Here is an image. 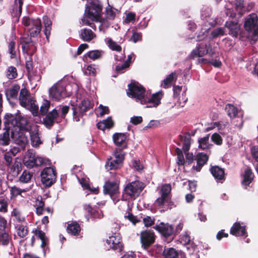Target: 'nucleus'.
<instances>
[{"instance_id":"obj_34","label":"nucleus","mask_w":258,"mask_h":258,"mask_svg":"<svg viewBox=\"0 0 258 258\" xmlns=\"http://www.w3.org/2000/svg\"><path fill=\"white\" fill-rule=\"evenodd\" d=\"M177 79V75L175 73H172L169 75L163 81L161 84V86L164 88H168L170 87L172 83L175 81Z\"/></svg>"},{"instance_id":"obj_15","label":"nucleus","mask_w":258,"mask_h":258,"mask_svg":"<svg viewBox=\"0 0 258 258\" xmlns=\"http://www.w3.org/2000/svg\"><path fill=\"white\" fill-rule=\"evenodd\" d=\"M225 27L228 30V34L233 37H237L241 33L240 26L236 21L226 22Z\"/></svg>"},{"instance_id":"obj_19","label":"nucleus","mask_w":258,"mask_h":258,"mask_svg":"<svg viewBox=\"0 0 258 258\" xmlns=\"http://www.w3.org/2000/svg\"><path fill=\"white\" fill-rule=\"evenodd\" d=\"M118 190V184L114 182H106L104 185V194L109 195L111 197L115 195Z\"/></svg>"},{"instance_id":"obj_55","label":"nucleus","mask_w":258,"mask_h":258,"mask_svg":"<svg viewBox=\"0 0 258 258\" xmlns=\"http://www.w3.org/2000/svg\"><path fill=\"white\" fill-rule=\"evenodd\" d=\"M12 216L14 217L19 222H22L24 220V217L22 216L21 211L17 209H14L13 210Z\"/></svg>"},{"instance_id":"obj_63","label":"nucleus","mask_w":258,"mask_h":258,"mask_svg":"<svg viewBox=\"0 0 258 258\" xmlns=\"http://www.w3.org/2000/svg\"><path fill=\"white\" fill-rule=\"evenodd\" d=\"M124 218L125 219H128L134 225H135L137 223L140 221V220L138 219L137 217L135 216L132 213H128L127 214L125 215Z\"/></svg>"},{"instance_id":"obj_30","label":"nucleus","mask_w":258,"mask_h":258,"mask_svg":"<svg viewBox=\"0 0 258 258\" xmlns=\"http://www.w3.org/2000/svg\"><path fill=\"white\" fill-rule=\"evenodd\" d=\"M211 172L216 180H223L224 179V169L219 166H213L210 169Z\"/></svg>"},{"instance_id":"obj_16","label":"nucleus","mask_w":258,"mask_h":258,"mask_svg":"<svg viewBox=\"0 0 258 258\" xmlns=\"http://www.w3.org/2000/svg\"><path fill=\"white\" fill-rule=\"evenodd\" d=\"M230 234L235 236L247 237V234L245 229V225L243 223H235L230 229Z\"/></svg>"},{"instance_id":"obj_37","label":"nucleus","mask_w":258,"mask_h":258,"mask_svg":"<svg viewBox=\"0 0 258 258\" xmlns=\"http://www.w3.org/2000/svg\"><path fill=\"white\" fill-rule=\"evenodd\" d=\"M122 165L121 163H119L115 159H108L105 164V168L107 170L116 169L120 167Z\"/></svg>"},{"instance_id":"obj_52","label":"nucleus","mask_w":258,"mask_h":258,"mask_svg":"<svg viewBox=\"0 0 258 258\" xmlns=\"http://www.w3.org/2000/svg\"><path fill=\"white\" fill-rule=\"evenodd\" d=\"M9 52L11 54V58H13L16 56L17 49L16 48L15 43L11 41L8 45Z\"/></svg>"},{"instance_id":"obj_64","label":"nucleus","mask_w":258,"mask_h":258,"mask_svg":"<svg viewBox=\"0 0 258 258\" xmlns=\"http://www.w3.org/2000/svg\"><path fill=\"white\" fill-rule=\"evenodd\" d=\"M232 4L230 3H228L226 4L225 8L226 9V14L230 17H234L236 15L235 13L232 10H231Z\"/></svg>"},{"instance_id":"obj_23","label":"nucleus","mask_w":258,"mask_h":258,"mask_svg":"<svg viewBox=\"0 0 258 258\" xmlns=\"http://www.w3.org/2000/svg\"><path fill=\"white\" fill-rule=\"evenodd\" d=\"M163 255L165 258H177L179 257L183 258L184 256V253L181 251L178 252L175 249L172 247L165 248Z\"/></svg>"},{"instance_id":"obj_12","label":"nucleus","mask_w":258,"mask_h":258,"mask_svg":"<svg viewBox=\"0 0 258 258\" xmlns=\"http://www.w3.org/2000/svg\"><path fill=\"white\" fill-rule=\"evenodd\" d=\"M92 107V104L88 99L83 100L78 108L73 107L74 119L76 121L80 120V117L88 109Z\"/></svg>"},{"instance_id":"obj_13","label":"nucleus","mask_w":258,"mask_h":258,"mask_svg":"<svg viewBox=\"0 0 258 258\" xmlns=\"http://www.w3.org/2000/svg\"><path fill=\"white\" fill-rule=\"evenodd\" d=\"M106 244L109 248L121 250L122 247V238L119 233H113L106 239Z\"/></svg>"},{"instance_id":"obj_14","label":"nucleus","mask_w":258,"mask_h":258,"mask_svg":"<svg viewBox=\"0 0 258 258\" xmlns=\"http://www.w3.org/2000/svg\"><path fill=\"white\" fill-rule=\"evenodd\" d=\"M154 240L155 236L153 232L148 230H145L141 232V241L142 246L144 248H148L150 245L154 243Z\"/></svg>"},{"instance_id":"obj_9","label":"nucleus","mask_w":258,"mask_h":258,"mask_svg":"<svg viewBox=\"0 0 258 258\" xmlns=\"http://www.w3.org/2000/svg\"><path fill=\"white\" fill-rule=\"evenodd\" d=\"M211 10L209 8H206L203 10L201 12V19L205 23V28H202L201 33L203 34V37L202 39L207 36V31L209 30L211 27L214 26L216 23V21L213 18L211 17Z\"/></svg>"},{"instance_id":"obj_36","label":"nucleus","mask_w":258,"mask_h":258,"mask_svg":"<svg viewBox=\"0 0 258 258\" xmlns=\"http://www.w3.org/2000/svg\"><path fill=\"white\" fill-rule=\"evenodd\" d=\"M35 100L32 99L24 107L29 110L34 116H37L39 112V107L35 104Z\"/></svg>"},{"instance_id":"obj_25","label":"nucleus","mask_w":258,"mask_h":258,"mask_svg":"<svg viewBox=\"0 0 258 258\" xmlns=\"http://www.w3.org/2000/svg\"><path fill=\"white\" fill-rule=\"evenodd\" d=\"M96 37V34L90 29L84 28L80 30V37L84 41L89 42Z\"/></svg>"},{"instance_id":"obj_47","label":"nucleus","mask_w":258,"mask_h":258,"mask_svg":"<svg viewBox=\"0 0 258 258\" xmlns=\"http://www.w3.org/2000/svg\"><path fill=\"white\" fill-rule=\"evenodd\" d=\"M103 54V51L101 50H95L89 51L87 55L91 59L95 60L101 58Z\"/></svg>"},{"instance_id":"obj_26","label":"nucleus","mask_w":258,"mask_h":258,"mask_svg":"<svg viewBox=\"0 0 258 258\" xmlns=\"http://www.w3.org/2000/svg\"><path fill=\"white\" fill-rule=\"evenodd\" d=\"M33 98H31L29 92L24 88L21 90L19 96L20 105L24 107L28 104Z\"/></svg>"},{"instance_id":"obj_45","label":"nucleus","mask_w":258,"mask_h":258,"mask_svg":"<svg viewBox=\"0 0 258 258\" xmlns=\"http://www.w3.org/2000/svg\"><path fill=\"white\" fill-rule=\"evenodd\" d=\"M32 176V172L24 170L19 177V181L22 183H28L30 181Z\"/></svg>"},{"instance_id":"obj_50","label":"nucleus","mask_w":258,"mask_h":258,"mask_svg":"<svg viewBox=\"0 0 258 258\" xmlns=\"http://www.w3.org/2000/svg\"><path fill=\"white\" fill-rule=\"evenodd\" d=\"M80 183L81 184L82 187L84 189H88L94 193H97V189L94 188L93 189H91L89 186V184L88 182V180L86 178H81V179H79Z\"/></svg>"},{"instance_id":"obj_10","label":"nucleus","mask_w":258,"mask_h":258,"mask_svg":"<svg viewBox=\"0 0 258 258\" xmlns=\"http://www.w3.org/2000/svg\"><path fill=\"white\" fill-rule=\"evenodd\" d=\"M41 181L45 186H50L56 179V173L52 167H46L41 172Z\"/></svg>"},{"instance_id":"obj_18","label":"nucleus","mask_w":258,"mask_h":258,"mask_svg":"<svg viewBox=\"0 0 258 258\" xmlns=\"http://www.w3.org/2000/svg\"><path fill=\"white\" fill-rule=\"evenodd\" d=\"M31 145L34 147H37L42 143L39 136V130L37 125L31 127L29 132Z\"/></svg>"},{"instance_id":"obj_4","label":"nucleus","mask_w":258,"mask_h":258,"mask_svg":"<svg viewBox=\"0 0 258 258\" xmlns=\"http://www.w3.org/2000/svg\"><path fill=\"white\" fill-rule=\"evenodd\" d=\"M69 95L66 89V82L64 81H58L49 90V97L55 101H59Z\"/></svg>"},{"instance_id":"obj_32","label":"nucleus","mask_w":258,"mask_h":258,"mask_svg":"<svg viewBox=\"0 0 258 258\" xmlns=\"http://www.w3.org/2000/svg\"><path fill=\"white\" fill-rule=\"evenodd\" d=\"M84 208L94 219H100L103 217V214L100 210L93 209L89 205H84Z\"/></svg>"},{"instance_id":"obj_6","label":"nucleus","mask_w":258,"mask_h":258,"mask_svg":"<svg viewBox=\"0 0 258 258\" xmlns=\"http://www.w3.org/2000/svg\"><path fill=\"white\" fill-rule=\"evenodd\" d=\"M245 29L248 32L253 40L258 37V18L254 13L249 14L245 19Z\"/></svg>"},{"instance_id":"obj_46","label":"nucleus","mask_w":258,"mask_h":258,"mask_svg":"<svg viewBox=\"0 0 258 258\" xmlns=\"http://www.w3.org/2000/svg\"><path fill=\"white\" fill-rule=\"evenodd\" d=\"M43 21L45 26L44 33L47 38L50 34L51 26L52 24L50 20L46 16L43 17Z\"/></svg>"},{"instance_id":"obj_57","label":"nucleus","mask_w":258,"mask_h":258,"mask_svg":"<svg viewBox=\"0 0 258 258\" xmlns=\"http://www.w3.org/2000/svg\"><path fill=\"white\" fill-rule=\"evenodd\" d=\"M180 242L183 245L188 244L190 241V238L189 234L187 232H185L180 235Z\"/></svg>"},{"instance_id":"obj_29","label":"nucleus","mask_w":258,"mask_h":258,"mask_svg":"<svg viewBox=\"0 0 258 258\" xmlns=\"http://www.w3.org/2000/svg\"><path fill=\"white\" fill-rule=\"evenodd\" d=\"M208 156L204 153H198L197 155V166L196 169L197 171H200L202 166L205 164L208 160Z\"/></svg>"},{"instance_id":"obj_3","label":"nucleus","mask_w":258,"mask_h":258,"mask_svg":"<svg viewBox=\"0 0 258 258\" xmlns=\"http://www.w3.org/2000/svg\"><path fill=\"white\" fill-rule=\"evenodd\" d=\"M90 4V6L86 7L83 17H85V20L88 18L93 21L98 22L100 31H104L110 24L107 20L101 18L102 11L101 4L97 0H92Z\"/></svg>"},{"instance_id":"obj_2","label":"nucleus","mask_w":258,"mask_h":258,"mask_svg":"<svg viewBox=\"0 0 258 258\" xmlns=\"http://www.w3.org/2000/svg\"><path fill=\"white\" fill-rule=\"evenodd\" d=\"M128 97L140 102L141 104L146 105L147 107H155L160 103L162 97L160 92L153 94L150 98L145 96V90L138 83H132L128 85L126 92Z\"/></svg>"},{"instance_id":"obj_61","label":"nucleus","mask_w":258,"mask_h":258,"mask_svg":"<svg viewBox=\"0 0 258 258\" xmlns=\"http://www.w3.org/2000/svg\"><path fill=\"white\" fill-rule=\"evenodd\" d=\"M128 67L129 63L127 61H125L122 64L117 65L115 67V70L118 73H122Z\"/></svg>"},{"instance_id":"obj_62","label":"nucleus","mask_w":258,"mask_h":258,"mask_svg":"<svg viewBox=\"0 0 258 258\" xmlns=\"http://www.w3.org/2000/svg\"><path fill=\"white\" fill-rule=\"evenodd\" d=\"M206 50L207 51V54L211 56H213L216 53V50L214 47H213L210 43H206Z\"/></svg>"},{"instance_id":"obj_53","label":"nucleus","mask_w":258,"mask_h":258,"mask_svg":"<svg viewBox=\"0 0 258 258\" xmlns=\"http://www.w3.org/2000/svg\"><path fill=\"white\" fill-rule=\"evenodd\" d=\"M26 190L25 189H22L16 186H13L11 187V194L12 197H16L18 195H21L22 192H26Z\"/></svg>"},{"instance_id":"obj_22","label":"nucleus","mask_w":258,"mask_h":258,"mask_svg":"<svg viewBox=\"0 0 258 258\" xmlns=\"http://www.w3.org/2000/svg\"><path fill=\"white\" fill-rule=\"evenodd\" d=\"M207 53L206 43H201L191 51L190 56L191 58H194L196 57H202Z\"/></svg>"},{"instance_id":"obj_48","label":"nucleus","mask_w":258,"mask_h":258,"mask_svg":"<svg viewBox=\"0 0 258 258\" xmlns=\"http://www.w3.org/2000/svg\"><path fill=\"white\" fill-rule=\"evenodd\" d=\"M232 119L233 123L239 128H241L243 124L242 120V113L241 112L238 114L236 115V117H233Z\"/></svg>"},{"instance_id":"obj_31","label":"nucleus","mask_w":258,"mask_h":258,"mask_svg":"<svg viewBox=\"0 0 258 258\" xmlns=\"http://www.w3.org/2000/svg\"><path fill=\"white\" fill-rule=\"evenodd\" d=\"M67 231L72 235L78 236L81 231V227L79 224L76 222H72L68 224Z\"/></svg>"},{"instance_id":"obj_17","label":"nucleus","mask_w":258,"mask_h":258,"mask_svg":"<svg viewBox=\"0 0 258 258\" xmlns=\"http://www.w3.org/2000/svg\"><path fill=\"white\" fill-rule=\"evenodd\" d=\"M154 228L165 237L171 236L173 233V227L167 223H160Z\"/></svg>"},{"instance_id":"obj_8","label":"nucleus","mask_w":258,"mask_h":258,"mask_svg":"<svg viewBox=\"0 0 258 258\" xmlns=\"http://www.w3.org/2000/svg\"><path fill=\"white\" fill-rule=\"evenodd\" d=\"M24 162L28 168H32L34 166H39L44 162V159L36 155L32 150H29L24 157Z\"/></svg>"},{"instance_id":"obj_56","label":"nucleus","mask_w":258,"mask_h":258,"mask_svg":"<svg viewBox=\"0 0 258 258\" xmlns=\"http://www.w3.org/2000/svg\"><path fill=\"white\" fill-rule=\"evenodd\" d=\"M176 153L177 156V163L178 165H183L185 163V160L183 157L181 150L176 148Z\"/></svg>"},{"instance_id":"obj_5","label":"nucleus","mask_w":258,"mask_h":258,"mask_svg":"<svg viewBox=\"0 0 258 258\" xmlns=\"http://www.w3.org/2000/svg\"><path fill=\"white\" fill-rule=\"evenodd\" d=\"M171 190L170 184L162 185L159 191L160 197L156 199L155 204L161 208H165L168 206L171 199Z\"/></svg>"},{"instance_id":"obj_58","label":"nucleus","mask_w":258,"mask_h":258,"mask_svg":"<svg viewBox=\"0 0 258 258\" xmlns=\"http://www.w3.org/2000/svg\"><path fill=\"white\" fill-rule=\"evenodd\" d=\"M50 107V102L47 100H44L41 106H40V112L42 115L45 114Z\"/></svg>"},{"instance_id":"obj_54","label":"nucleus","mask_w":258,"mask_h":258,"mask_svg":"<svg viewBox=\"0 0 258 258\" xmlns=\"http://www.w3.org/2000/svg\"><path fill=\"white\" fill-rule=\"evenodd\" d=\"M17 234L20 237H25L27 234V230L26 227L22 225L19 224L17 226Z\"/></svg>"},{"instance_id":"obj_38","label":"nucleus","mask_w":258,"mask_h":258,"mask_svg":"<svg viewBox=\"0 0 258 258\" xmlns=\"http://www.w3.org/2000/svg\"><path fill=\"white\" fill-rule=\"evenodd\" d=\"M21 170V163L20 162L15 161L9 168V173L13 177L17 176Z\"/></svg>"},{"instance_id":"obj_60","label":"nucleus","mask_w":258,"mask_h":258,"mask_svg":"<svg viewBox=\"0 0 258 258\" xmlns=\"http://www.w3.org/2000/svg\"><path fill=\"white\" fill-rule=\"evenodd\" d=\"M23 4V0H15L14 7L13 11L16 10V11L18 9V12L17 13L16 15H20L22 12V6Z\"/></svg>"},{"instance_id":"obj_59","label":"nucleus","mask_w":258,"mask_h":258,"mask_svg":"<svg viewBox=\"0 0 258 258\" xmlns=\"http://www.w3.org/2000/svg\"><path fill=\"white\" fill-rule=\"evenodd\" d=\"M211 140L217 145H221L223 142L222 137L217 133H214L212 135Z\"/></svg>"},{"instance_id":"obj_35","label":"nucleus","mask_w":258,"mask_h":258,"mask_svg":"<svg viewBox=\"0 0 258 258\" xmlns=\"http://www.w3.org/2000/svg\"><path fill=\"white\" fill-rule=\"evenodd\" d=\"M119 12L117 9L108 4L106 8L105 15L108 19L113 20Z\"/></svg>"},{"instance_id":"obj_11","label":"nucleus","mask_w":258,"mask_h":258,"mask_svg":"<svg viewBox=\"0 0 258 258\" xmlns=\"http://www.w3.org/2000/svg\"><path fill=\"white\" fill-rule=\"evenodd\" d=\"M144 188L143 183L139 181H135L127 184L124 188V191L126 194L135 198L139 196Z\"/></svg>"},{"instance_id":"obj_7","label":"nucleus","mask_w":258,"mask_h":258,"mask_svg":"<svg viewBox=\"0 0 258 258\" xmlns=\"http://www.w3.org/2000/svg\"><path fill=\"white\" fill-rule=\"evenodd\" d=\"M22 23L27 27L31 37H36L40 32L41 23L39 19H33L25 17L23 18Z\"/></svg>"},{"instance_id":"obj_33","label":"nucleus","mask_w":258,"mask_h":258,"mask_svg":"<svg viewBox=\"0 0 258 258\" xmlns=\"http://www.w3.org/2000/svg\"><path fill=\"white\" fill-rule=\"evenodd\" d=\"M5 125L6 128H7V130L0 135V146H2L8 145L10 142L9 132L10 130H9V128L8 127V124H5Z\"/></svg>"},{"instance_id":"obj_43","label":"nucleus","mask_w":258,"mask_h":258,"mask_svg":"<svg viewBox=\"0 0 258 258\" xmlns=\"http://www.w3.org/2000/svg\"><path fill=\"white\" fill-rule=\"evenodd\" d=\"M180 138L183 143L182 149L184 152H187L189 150L190 146V137L189 135H186L183 137L180 136Z\"/></svg>"},{"instance_id":"obj_1","label":"nucleus","mask_w":258,"mask_h":258,"mask_svg":"<svg viewBox=\"0 0 258 258\" xmlns=\"http://www.w3.org/2000/svg\"><path fill=\"white\" fill-rule=\"evenodd\" d=\"M5 124H8L9 130H11V137L16 144L22 149L25 148L28 142L27 137L21 131L26 128L28 121L26 118L18 112L15 116L7 113L4 117Z\"/></svg>"},{"instance_id":"obj_51","label":"nucleus","mask_w":258,"mask_h":258,"mask_svg":"<svg viewBox=\"0 0 258 258\" xmlns=\"http://www.w3.org/2000/svg\"><path fill=\"white\" fill-rule=\"evenodd\" d=\"M124 152L120 149H116L114 152L115 159L121 164L124 160Z\"/></svg>"},{"instance_id":"obj_49","label":"nucleus","mask_w":258,"mask_h":258,"mask_svg":"<svg viewBox=\"0 0 258 258\" xmlns=\"http://www.w3.org/2000/svg\"><path fill=\"white\" fill-rule=\"evenodd\" d=\"M6 75L9 79L16 78L17 76L16 68L14 67H9L8 69Z\"/></svg>"},{"instance_id":"obj_42","label":"nucleus","mask_w":258,"mask_h":258,"mask_svg":"<svg viewBox=\"0 0 258 258\" xmlns=\"http://www.w3.org/2000/svg\"><path fill=\"white\" fill-rule=\"evenodd\" d=\"M105 42L107 44L108 47L113 51H120L121 50V47L117 44L116 42L113 41L110 38H107L105 39Z\"/></svg>"},{"instance_id":"obj_20","label":"nucleus","mask_w":258,"mask_h":258,"mask_svg":"<svg viewBox=\"0 0 258 258\" xmlns=\"http://www.w3.org/2000/svg\"><path fill=\"white\" fill-rule=\"evenodd\" d=\"M58 115L57 111L54 109L46 115L43 118V121L46 127L49 128L53 125Z\"/></svg>"},{"instance_id":"obj_39","label":"nucleus","mask_w":258,"mask_h":258,"mask_svg":"<svg viewBox=\"0 0 258 258\" xmlns=\"http://www.w3.org/2000/svg\"><path fill=\"white\" fill-rule=\"evenodd\" d=\"M34 207L36 209V214L41 215L44 211V202L43 201L41 197H38L36 200Z\"/></svg>"},{"instance_id":"obj_28","label":"nucleus","mask_w":258,"mask_h":258,"mask_svg":"<svg viewBox=\"0 0 258 258\" xmlns=\"http://www.w3.org/2000/svg\"><path fill=\"white\" fill-rule=\"evenodd\" d=\"M254 177V174L252 172L251 169L247 167L245 169L243 175V179L241 181L242 185L243 186H248L252 182Z\"/></svg>"},{"instance_id":"obj_44","label":"nucleus","mask_w":258,"mask_h":258,"mask_svg":"<svg viewBox=\"0 0 258 258\" xmlns=\"http://www.w3.org/2000/svg\"><path fill=\"white\" fill-rule=\"evenodd\" d=\"M225 35V29L224 28H217L213 30H212L211 32L210 35L209 36L210 39H215L219 36H223Z\"/></svg>"},{"instance_id":"obj_27","label":"nucleus","mask_w":258,"mask_h":258,"mask_svg":"<svg viewBox=\"0 0 258 258\" xmlns=\"http://www.w3.org/2000/svg\"><path fill=\"white\" fill-rule=\"evenodd\" d=\"M35 234L41 241V247L43 249L45 255L46 250L48 248V239L46 236L45 233L41 230H36Z\"/></svg>"},{"instance_id":"obj_24","label":"nucleus","mask_w":258,"mask_h":258,"mask_svg":"<svg viewBox=\"0 0 258 258\" xmlns=\"http://www.w3.org/2000/svg\"><path fill=\"white\" fill-rule=\"evenodd\" d=\"M20 89V86L19 85L15 84L12 86L9 89L7 90L6 91V95L7 99L9 101L10 100L17 99Z\"/></svg>"},{"instance_id":"obj_40","label":"nucleus","mask_w":258,"mask_h":258,"mask_svg":"<svg viewBox=\"0 0 258 258\" xmlns=\"http://www.w3.org/2000/svg\"><path fill=\"white\" fill-rule=\"evenodd\" d=\"M199 147L202 150L209 149L212 146V145L209 143V135L199 139Z\"/></svg>"},{"instance_id":"obj_21","label":"nucleus","mask_w":258,"mask_h":258,"mask_svg":"<svg viewBox=\"0 0 258 258\" xmlns=\"http://www.w3.org/2000/svg\"><path fill=\"white\" fill-rule=\"evenodd\" d=\"M126 137L125 134L122 133H115L113 135V140L114 143L117 146L124 149L126 147L127 143L126 141Z\"/></svg>"},{"instance_id":"obj_41","label":"nucleus","mask_w":258,"mask_h":258,"mask_svg":"<svg viewBox=\"0 0 258 258\" xmlns=\"http://www.w3.org/2000/svg\"><path fill=\"white\" fill-rule=\"evenodd\" d=\"M225 111L230 118L236 117V115L241 112L234 105L230 104H228L226 106Z\"/></svg>"}]
</instances>
